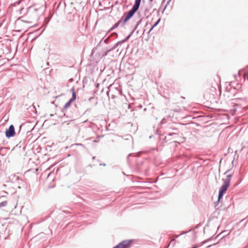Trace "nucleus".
Instances as JSON below:
<instances>
[{
	"mask_svg": "<svg viewBox=\"0 0 248 248\" xmlns=\"http://www.w3.org/2000/svg\"><path fill=\"white\" fill-rule=\"evenodd\" d=\"M231 174H230L227 176L228 178L225 180L224 184L220 188L218 194V201H219L222 198L223 195L225 193L227 188L229 186L230 184V178L231 177Z\"/></svg>",
	"mask_w": 248,
	"mask_h": 248,
	"instance_id": "obj_1",
	"label": "nucleus"
},
{
	"mask_svg": "<svg viewBox=\"0 0 248 248\" xmlns=\"http://www.w3.org/2000/svg\"><path fill=\"white\" fill-rule=\"evenodd\" d=\"M138 9V7L133 6L131 10H130L126 14H125L124 22H126L133 16Z\"/></svg>",
	"mask_w": 248,
	"mask_h": 248,
	"instance_id": "obj_2",
	"label": "nucleus"
},
{
	"mask_svg": "<svg viewBox=\"0 0 248 248\" xmlns=\"http://www.w3.org/2000/svg\"><path fill=\"white\" fill-rule=\"evenodd\" d=\"M6 136L8 138L12 137L15 136V128L13 125H11L8 129H7L5 131Z\"/></svg>",
	"mask_w": 248,
	"mask_h": 248,
	"instance_id": "obj_3",
	"label": "nucleus"
},
{
	"mask_svg": "<svg viewBox=\"0 0 248 248\" xmlns=\"http://www.w3.org/2000/svg\"><path fill=\"white\" fill-rule=\"evenodd\" d=\"M28 14L30 15H32L34 17L38 16V14L37 12V10L35 8H31L28 12Z\"/></svg>",
	"mask_w": 248,
	"mask_h": 248,
	"instance_id": "obj_4",
	"label": "nucleus"
},
{
	"mask_svg": "<svg viewBox=\"0 0 248 248\" xmlns=\"http://www.w3.org/2000/svg\"><path fill=\"white\" fill-rule=\"evenodd\" d=\"M71 91L72 93V98L70 100L73 102L76 99V95L74 88L71 89Z\"/></svg>",
	"mask_w": 248,
	"mask_h": 248,
	"instance_id": "obj_5",
	"label": "nucleus"
},
{
	"mask_svg": "<svg viewBox=\"0 0 248 248\" xmlns=\"http://www.w3.org/2000/svg\"><path fill=\"white\" fill-rule=\"evenodd\" d=\"M72 102V101L69 100V101L67 103H66L64 106V108L66 109L67 108H68L70 106Z\"/></svg>",
	"mask_w": 248,
	"mask_h": 248,
	"instance_id": "obj_6",
	"label": "nucleus"
},
{
	"mask_svg": "<svg viewBox=\"0 0 248 248\" xmlns=\"http://www.w3.org/2000/svg\"><path fill=\"white\" fill-rule=\"evenodd\" d=\"M141 0H136L134 6H135L137 7H139Z\"/></svg>",
	"mask_w": 248,
	"mask_h": 248,
	"instance_id": "obj_7",
	"label": "nucleus"
},
{
	"mask_svg": "<svg viewBox=\"0 0 248 248\" xmlns=\"http://www.w3.org/2000/svg\"><path fill=\"white\" fill-rule=\"evenodd\" d=\"M7 202L6 201H4L0 203V208H2L3 207H5L7 205Z\"/></svg>",
	"mask_w": 248,
	"mask_h": 248,
	"instance_id": "obj_8",
	"label": "nucleus"
},
{
	"mask_svg": "<svg viewBox=\"0 0 248 248\" xmlns=\"http://www.w3.org/2000/svg\"><path fill=\"white\" fill-rule=\"evenodd\" d=\"M160 19H159L157 22L154 24V26L151 28V29L150 30L149 32L151 31L155 28L160 22Z\"/></svg>",
	"mask_w": 248,
	"mask_h": 248,
	"instance_id": "obj_9",
	"label": "nucleus"
},
{
	"mask_svg": "<svg viewBox=\"0 0 248 248\" xmlns=\"http://www.w3.org/2000/svg\"><path fill=\"white\" fill-rule=\"evenodd\" d=\"M244 78L245 79H247L248 81V73H245L244 75Z\"/></svg>",
	"mask_w": 248,
	"mask_h": 248,
	"instance_id": "obj_10",
	"label": "nucleus"
},
{
	"mask_svg": "<svg viewBox=\"0 0 248 248\" xmlns=\"http://www.w3.org/2000/svg\"><path fill=\"white\" fill-rule=\"evenodd\" d=\"M120 23V21H119V22H118L117 23H116L113 27V28H115L116 27H117L119 24V23Z\"/></svg>",
	"mask_w": 248,
	"mask_h": 248,
	"instance_id": "obj_11",
	"label": "nucleus"
},
{
	"mask_svg": "<svg viewBox=\"0 0 248 248\" xmlns=\"http://www.w3.org/2000/svg\"><path fill=\"white\" fill-rule=\"evenodd\" d=\"M151 1H152L153 0H150Z\"/></svg>",
	"mask_w": 248,
	"mask_h": 248,
	"instance_id": "obj_12",
	"label": "nucleus"
}]
</instances>
